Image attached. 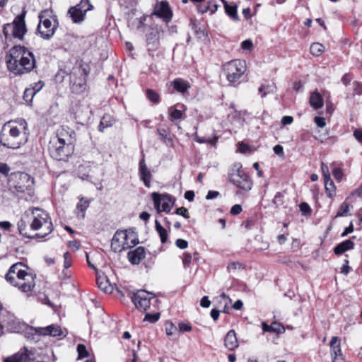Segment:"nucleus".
Segmentation results:
<instances>
[{
  "instance_id": "4d7b16f0",
  "label": "nucleus",
  "mask_w": 362,
  "mask_h": 362,
  "mask_svg": "<svg viewBox=\"0 0 362 362\" xmlns=\"http://www.w3.org/2000/svg\"><path fill=\"white\" fill-rule=\"evenodd\" d=\"M273 203L276 206L281 205L283 204V195L281 192H277L273 199Z\"/></svg>"
},
{
  "instance_id": "4468645a",
  "label": "nucleus",
  "mask_w": 362,
  "mask_h": 362,
  "mask_svg": "<svg viewBox=\"0 0 362 362\" xmlns=\"http://www.w3.org/2000/svg\"><path fill=\"white\" fill-rule=\"evenodd\" d=\"M35 354L32 349L24 346L20 350L4 358V362H35Z\"/></svg>"
},
{
  "instance_id": "bf43d9fd",
  "label": "nucleus",
  "mask_w": 362,
  "mask_h": 362,
  "mask_svg": "<svg viewBox=\"0 0 362 362\" xmlns=\"http://www.w3.org/2000/svg\"><path fill=\"white\" fill-rule=\"evenodd\" d=\"M353 76L350 74H345L341 78V82L345 86H348L351 81Z\"/></svg>"
},
{
  "instance_id": "a878e982",
  "label": "nucleus",
  "mask_w": 362,
  "mask_h": 362,
  "mask_svg": "<svg viewBox=\"0 0 362 362\" xmlns=\"http://www.w3.org/2000/svg\"><path fill=\"white\" fill-rule=\"evenodd\" d=\"M223 4L225 11L230 18L235 21H239V16L237 13V6H231L226 0H221Z\"/></svg>"
},
{
  "instance_id": "3c124183",
  "label": "nucleus",
  "mask_w": 362,
  "mask_h": 362,
  "mask_svg": "<svg viewBox=\"0 0 362 362\" xmlns=\"http://www.w3.org/2000/svg\"><path fill=\"white\" fill-rule=\"evenodd\" d=\"M44 85L45 83L43 81H39L38 82L35 83L32 87H30V88L33 89L36 94L43 88Z\"/></svg>"
},
{
  "instance_id": "393cba45",
  "label": "nucleus",
  "mask_w": 362,
  "mask_h": 362,
  "mask_svg": "<svg viewBox=\"0 0 362 362\" xmlns=\"http://www.w3.org/2000/svg\"><path fill=\"white\" fill-rule=\"evenodd\" d=\"M354 247V243L352 242L350 239L346 240L343 241L342 243L338 244L334 248V254L339 255L343 254L347 250H351Z\"/></svg>"
},
{
  "instance_id": "4be33fe9",
  "label": "nucleus",
  "mask_w": 362,
  "mask_h": 362,
  "mask_svg": "<svg viewBox=\"0 0 362 362\" xmlns=\"http://www.w3.org/2000/svg\"><path fill=\"white\" fill-rule=\"evenodd\" d=\"M224 345L229 350H234L238 346L236 333L233 329L227 333L224 339Z\"/></svg>"
},
{
  "instance_id": "9b49d317",
  "label": "nucleus",
  "mask_w": 362,
  "mask_h": 362,
  "mask_svg": "<svg viewBox=\"0 0 362 362\" xmlns=\"http://www.w3.org/2000/svg\"><path fill=\"white\" fill-rule=\"evenodd\" d=\"M48 13L47 11H43L39 14L40 23L37 26V31L44 39H49L53 36L58 25L56 19H53V21H52L47 18Z\"/></svg>"
},
{
  "instance_id": "a211bd4d",
  "label": "nucleus",
  "mask_w": 362,
  "mask_h": 362,
  "mask_svg": "<svg viewBox=\"0 0 362 362\" xmlns=\"http://www.w3.org/2000/svg\"><path fill=\"white\" fill-rule=\"evenodd\" d=\"M139 175L141 180L143 181L144 185L149 188L151 187V180L152 175L151 171L146 166L144 159H141L139 162Z\"/></svg>"
},
{
  "instance_id": "13d9d810",
  "label": "nucleus",
  "mask_w": 362,
  "mask_h": 362,
  "mask_svg": "<svg viewBox=\"0 0 362 362\" xmlns=\"http://www.w3.org/2000/svg\"><path fill=\"white\" fill-rule=\"evenodd\" d=\"M242 212V206L240 204H235L230 209V214L238 215Z\"/></svg>"
},
{
  "instance_id": "603ef678",
  "label": "nucleus",
  "mask_w": 362,
  "mask_h": 362,
  "mask_svg": "<svg viewBox=\"0 0 362 362\" xmlns=\"http://www.w3.org/2000/svg\"><path fill=\"white\" fill-rule=\"evenodd\" d=\"M278 325L276 323L272 324L271 326H268L264 322L262 323L263 330L265 332H280L279 329L274 327V326Z\"/></svg>"
},
{
  "instance_id": "7c9ffc66",
  "label": "nucleus",
  "mask_w": 362,
  "mask_h": 362,
  "mask_svg": "<svg viewBox=\"0 0 362 362\" xmlns=\"http://www.w3.org/2000/svg\"><path fill=\"white\" fill-rule=\"evenodd\" d=\"M156 229L159 236L160 238V241L163 244L165 243L168 240V232L167 230L161 226L160 222L157 220L155 221Z\"/></svg>"
},
{
  "instance_id": "a19ab883",
  "label": "nucleus",
  "mask_w": 362,
  "mask_h": 362,
  "mask_svg": "<svg viewBox=\"0 0 362 362\" xmlns=\"http://www.w3.org/2000/svg\"><path fill=\"white\" fill-rule=\"evenodd\" d=\"M207 6H209L208 11H210L211 14H214L218 10L219 5L214 1L210 0L207 2Z\"/></svg>"
},
{
  "instance_id": "de8ad7c7",
  "label": "nucleus",
  "mask_w": 362,
  "mask_h": 362,
  "mask_svg": "<svg viewBox=\"0 0 362 362\" xmlns=\"http://www.w3.org/2000/svg\"><path fill=\"white\" fill-rule=\"evenodd\" d=\"M175 214L177 215L182 216L186 218H188L189 217L188 210L183 206L177 208L175 211Z\"/></svg>"
},
{
  "instance_id": "864d4df0",
  "label": "nucleus",
  "mask_w": 362,
  "mask_h": 362,
  "mask_svg": "<svg viewBox=\"0 0 362 362\" xmlns=\"http://www.w3.org/2000/svg\"><path fill=\"white\" fill-rule=\"evenodd\" d=\"M178 327L180 332H189L192 330V326L189 323L180 322Z\"/></svg>"
},
{
  "instance_id": "cd10ccee",
  "label": "nucleus",
  "mask_w": 362,
  "mask_h": 362,
  "mask_svg": "<svg viewBox=\"0 0 362 362\" xmlns=\"http://www.w3.org/2000/svg\"><path fill=\"white\" fill-rule=\"evenodd\" d=\"M183 107L182 105L177 104L174 107H171L169 109L170 112V119L171 121H175L180 119L182 117V108Z\"/></svg>"
},
{
  "instance_id": "f8f14e48",
  "label": "nucleus",
  "mask_w": 362,
  "mask_h": 362,
  "mask_svg": "<svg viewBox=\"0 0 362 362\" xmlns=\"http://www.w3.org/2000/svg\"><path fill=\"white\" fill-rule=\"evenodd\" d=\"M74 151V146H69L63 142L51 139L49 145V152L52 158L57 160H64Z\"/></svg>"
},
{
  "instance_id": "f3484780",
  "label": "nucleus",
  "mask_w": 362,
  "mask_h": 362,
  "mask_svg": "<svg viewBox=\"0 0 362 362\" xmlns=\"http://www.w3.org/2000/svg\"><path fill=\"white\" fill-rule=\"evenodd\" d=\"M153 13L166 23L170 21L173 16V13L168 3L164 1L156 4Z\"/></svg>"
},
{
  "instance_id": "49530a36",
  "label": "nucleus",
  "mask_w": 362,
  "mask_h": 362,
  "mask_svg": "<svg viewBox=\"0 0 362 362\" xmlns=\"http://www.w3.org/2000/svg\"><path fill=\"white\" fill-rule=\"evenodd\" d=\"M333 176L337 181H340L343 177V172L341 168H335L332 171Z\"/></svg>"
},
{
  "instance_id": "2f4dec72",
  "label": "nucleus",
  "mask_w": 362,
  "mask_h": 362,
  "mask_svg": "<svg viewBox=\"0 0 362 362\" xmlns=\"http://www.w3.org/2000/svg\"><path fill=\"white\" fill-rule=\"evenodd\" d=\"M114 123V120L112 119V117L108 115H104L100 122V125L98 127L99 131L103 132L105 129L110 127L112 126Z\"/></svg>"
},
{
  "instance_id": "79ce46f5",
  "label": "nucleus",
  "mask_w": 362,
  "mask_h": 362,
  "mask_svg": "<svg viewBox=\"0 0 362 362\" xmlns=\"http://www.w3.org/2000/svg\"><path fill=\"white\" fill-rule=\"evenodd\" d=\"M192 257L189 253H185L183 256V265L185 269L188 268L192 262Z\"/></svg>"
},
{
  "instance_id": "c756f323",
  "label": "nucleus",
  "mask_w": 362,
  "mask_h": 362,
  "mask_svg": "<svg viewBox=\"0 0 362 362\" xmlns=\"http://www.w3.org/2000/svg\"><path fill=\"white\" fill-rule=\"evenodd\" d=\"M325 188L328 197L332 198L336 194V187L331 178L325 180Z\"/></svg>"
},
{
  "instance_id": "ea45409f",
  "label": "nucleus",
  "mask_w": 362,
  "mask_h": 362,
  "mask_svg": "<svg viewBox=\"0 0 362 362\" xmlns=\"http://www.w3.org/2000/svg\"><path fill=\"white\" fill-rule=\"evenodd\" d=\"M77 6L86 10V11L93 9V6L91 4L90 0H81V2L77 4Z\"/></svg>"
},
{
  "instance_id": "412c9836",
  "label": "nucleus",
  "mask_w": 362,
  "mask_h": 362,
  "mask_svg": "<svg viewBox=\"0 0 362 362\" xmlns=\"http://www.w3.org/2000/svg\"><path fill=\"white\" fill-rule=\"evenodd\" d=\"M90 205V201L85 197H80L78 203L76 204L75 214L79 218L83 219L86 215V211Z\"/></svg>"
},
{
  "instance_id": "423d86ee",
  "label": "nucleus",
  "mask_w": 362,
  "mask_h": 362,
  "mask_svg": "<svg viewBox=\"0 0 362 362\" xmlns=\"http://www.w3.org/2000/svg\"><path fill=\"white\" fill-rule=\"evenodd\" d=\"M246 69L245 61L240 59L231 60L223 65V72L229 85L233 86L240 84V78L244 75Z\"/></svg>"
},
{
  "instance_id": "9d476101",
  "label": "nucleus",
  "mask_w": 362,
  "mask_h": 362,
  "mask_svg": "<svg viewBox=\"0 0 362 362\" xmlns=\"http://www.w3.org/2000/svg\"><path fill=\"white\" fill-rule=\"evenodd\" d=\"M25 13L18 15L12 23H7L3 29L4 35L6 40H11L13 37L22 39L26 32L25 23Z\"/></svg>"
},
{
  "instance_id": "dca6fc26",
  "label": "nucleus",
  "mask_w": 362,
  "mask_h": 362,
  "mask_svg": "<svg viewBox=\"0 0 362 362\" xmlns=\"http://www.w3.org/2000/svg\"><path fill=\"white\" fill-rule=\"evenodd\" d=\"M18 229L19 233L28 238H35V233H33L34 229L31 228V220L29 218V214L26 211L21 220L18 222Z\"/></svg>"
},
{
  "instance_id": "a18cd8bd",
  "label": "nucleus",
  "mask_w": 362,
  "mask_h": 362,
  "mask_svg": "<svg viewBox=\"0 0 362 362\" xmlns=\"http://www.w3.org/2000/svg\"><path fill=\"white\" fill-rule=\"evenodd\" d=\"M64 268L68 269L71 265V254L69 252H65L64 254Z\"/></svg>"
},
{
  "instance_id": "f704fd0d",
  "label": "nucleus",
  "mask_w": 362,
  "mask_h": 362,
  "mask_svg": "<svg viewBox=\"0 0 362 362\" xmlns=\"http://www.w3.org/2000/svg\"><path fill=\"white\" fill-rule=\"evenodd\" d=\"M56 360L54 354L52 350H47L42 356L40 361L37 362H54Z\"/></svg>"
},
{
  "instance_id": "39448f33",
  "label": "nucleus",
  "mask_w": 362,
  "mask_h": 362,
  "mask_svg": "<svg viewBox=\"0 0 362 362\" xmlns=\"http://www.w3.org/2000/svg\"><path fill=\"white\" fill-rule=\"evenodd\" d=\"M22 332L28 340L37 342L40 340L42 336H51L53 337H65L66 331L63 330L57 325H50L47 327H33L28 325H23Z\"/></svg>"
},
{
  "instance_id": "338daca9",
  "label": "nucleus",
  "mask_w": 362,
  "mask_h": 362,
  "mask_svg": "<svg viewBox=\"0 0 362 362\" xmlns=\"http://www.w3.org/2000/svg\"><path fill=\"white\" fill-rule=\"evenodd\" d=\"M354 136L358 142L362 143V129H355Z\"/></svg>"
},
{
  "instance_id": "09e8293b",
  "label": "nucleus",
  "mask_w": 362,
  "mask_h": 362,
  "mask_svg": "<svg viewBox=\"0 0 362 362\" xmlns=\"http://www.w3.org/2000/svg\"><path fill=\"white\" fill-rule=\"evenodd\" d=\"M321 169L325 180L331 178L328 166L326 164L322 163Z\"/></svg>"
},
{
  "instance_id": "58836bf2",
  "label": "nucleus",
  "mask_w": 362,
  "mask_h": 362,
  "mask_svg": "<svg viewBox=\"0 0 362 362\" xmlns=\"http://www.w3.org/2000/svg\"><path fill=\"white\" fill-rule=\"evenodd\" d=\"M160 317V313H155L153 314L146 313L145 315V317L144 319V321H148L150 322H156L159 320Z\"/></svg>"
},
{
  "instance_id": "c85d7f7f",
  "label": "nucleus",
  "mask_w": 362,
  "mask_h": 362,
  "mask_svg": "<svg viewBox=\"0 0 362 362\" xmlns=\"http://www.w3.org/2000/svg\"><path fill=\"white\" fill-rule=\"evenodd\" d=\"M173 88L180 93H185L188 88H189V86L188 83L181 79V78H176L173 82Z\"/></svg>"
},
{
  "instance_id": "6e6d98bb",
  "label": "nucleus",
  "mask_w": 362,
  "mask_h": 362,
  "mask_svg": "<svg viewBox=\"0 0 362 362\" xmlns=\"http://www.w3.org/2000/svg\"><path fill=\"white\" fill-rule=\"evenodd\" d=\"M274 152L279 156L280 158H284L285 155L284 152V148L281 145H276L274 147Z\"/></svg>"
},
{
  "instance_id": "8fccbe9b",
  "label": "nucleus",
  "mask_w": 362,
  "mask_h": 362,
  "mask_svg": "<svg viewBox=\"0 0 362 362\" xmlns=\"http://www.w3.org/2000/svg\"><path fill=\"white\" fill-rule=\"evenodd\" d=\"M176 330L177 327L172 322L168 324L165 327V332L168 336H172Z\"/></svg>"
},
{
  "instance_id": "37998d69",
  "label": "nucleus",
  "mask_w": 362,
  "mask_h": 362,
  "mask_svg": "<svg viewBox=\"0 0 362 362\" xmlns=\"http://www.w3.org/2000/svg\"><path fill=\"white\" fill-rule=\"evenodd\" d=\"M241 48L244 50L250 51L253 48V43L250 40H246L242 42Z\"/></svg>"
},
{
  "instance_id": "0e129e2a",
  "label": "nucleus",
  "mask_w": 362,
  "mask_h": 362,
  "mask_svg": "<svg viewBox=\"0 0 362 362\" xmlns=\"http://www.w3.org/2000/svg\"><path fill=\"white\" fill-rule=\"evenodd\" d=\"M350 267L349 266V260L345 259L344 265L341 267V273L346 275L349 272Z\"/></svg>"
},
{
  "instance_id": "aec40b11",
  "label": "nucleus",
  "mask_w": 362,
  "mask_h": 362,
  "mask_svg": "<svg viewBox=\"0 0 362 362\" xmlns=\"http://www.w3.org/2000/svg\"><path fill=\"white\" fill-rule=\"evenodd\" d=\"M145 249L144 247H138L135 250L129 251L127 257L129 261L133 264H139L145 257Z\"/></svg>"
},
{
  "instance_id": "473e14b6",
  "label": "nucleus",
  "mask_w": 362,
  "mask_h": 362,
  "mask_svg": "<svg viewBox=\"0 0 362 362\" xmlns=\"http://www.w3.org/2000/svg\"><path fill=\"white\" fill-rule=\"evenodd\" d=\"M310 49L313 55L320 56L325 51V47L320 43L315 42L311 45Z\"/></svg>"
},
{
  "instance_id": "e433bc0d",
  "label": "nucleus",
  "mask_w": 362,
  "mask_h": 362,
  "mask_svg": "<svg viewBox=\"0 0 362 362\" xmlns=\"http://www.w3.org/2000/svg\"><path fill=\"white\" fill-rule=\"evenodd\" d=\"M349 210V204L346 202H343L341 204V206L339 207V210L337 212V214H336L335 217L337 218V217H341V216H345L348 213Z\"/></svg>"
},
{
  "instance_id": "2eb2a0df",
  "label": "nucleus",
  "mask_w": 362,
  "mask_h": 362,
  "mask_svg": "<svg viewBox=\"0 0 362 362\" xmlns=\"http://www.w3.org/2000/svg\"><path fill=\"white\" fill-rule=\"evenodd\" d=\"M75 132L69 127L62 126L57 129L56 136L52 139L72 146L74 142Z\"/></svg>"
},
{
  "instance_id": "72a5a7b5",
  "label": "nucleus",
  "mask_w": 362,
  "mask_h": 362,
  "mask_svg": "<svg viewBox=\"0 0 362 362\" xmlns=\"http://www.w3.org/2000/svg\"><path fill=\"white\" fill-rule=\"evenodd\" d=\"M146 97L151 102L155 104L160 102V96L158 93L152 89L146 90Z\"/></svg>"
},
{
  "instance_id": "1a4fd4ad",
  "label": "nucleus",
  "mask_w": 362,
  "mask_h": 362,
  "mask_svg": "<svg viewBox=\"0 0 362 362\" xmlns=\"http://www.w3.org/2000/svg\"><path fill=\"white\" fill-rule=\"evenodd\" d=\"M135 307L141 311H147L151 308H158L159 300L151 293L145 290L136 291L132 298Z\"/></svg>"
},
{
  "instance_id": "774afa93",
  "label": "nucleus",
  "mask_w": 362,
  "mask_h": 362,
  "mask_svg": "<svg viewBox=\"0 0 362 362\" xmlns=\"http://www.w3.org/2000/svg\"><path fill=\"white\" fill-rule=\"evenodd\" d=\"M210 305L211 301L209 300V298L207 296H204L200 301V305L203 308H209Z\"/></svg>"
},
{
  "instance_id": "c9c22d12",
  "label": "nucleus",
  "mask_w": 362,
  "mask_h": 362,
  "mask_svg": "<svg viewBox=\"0 0 362 362\" xmlns=\"http://www.w3.org/2000/svg\"><path fill=\"white\" fill-rule=\"evenodd\" d=\"M35 95V93L33 89L27 88L24 91L23 99L28 105H30Z\"/></svg>"
},
{
  "instance_id": "f257e3e1",
  "label": "nucleus",
  "mask_w": 362,
  "mask_h": 362,
  "mask_svg": "<svg viewBox=\"0 0 362 362\" xmlns=\"http://www.w3.org/2000/svg\"><path fill=\"white\" fill-rule=\"evenodd\" d=\"M8 69L15 75L30 73L36 66L35 56L23 46H14L6 59Z\"/></svg>"
},
{
  "instance_id": "7ed1b4c3",
  "label": "nucleus",
  "mask_w": 362,
  "mask_h": 362,
  "mask_svg": "<svg viewBox=\"0 0 362 362\" xmlns=\"http://www.w3.org/2000/svg\"><path fill=\"white\" fill-rule=\"evenodd\" d=\"M29 218L31 220V228L37 238H45L53 230V225L49 214L39 208H33L28 210Z\"/></svg>"
},
{
  "instance_id": "bb28decb",
  "label": "nucleus",
  "mask_w": 362,
  "mask_h": 362,
  "mask_svg": "<svg viewBox=\"0 0 362 362\" xmlns=\"http://www.w3.org/2000/svg\"><path fill=\"white\" fill-rule=\"evenodd\" d=\"M310 106L317 110L323 106V99L318 92H313L310 97Z\"/></svg>"
},
{
  "instance_id": "69168bd1",
  "label": "nucleus",
  "mask_w": 362,
  "mask_h": 362,
  "mask_svg": "<svg viewBox=\"0 0 362 362\" xmlns=\"http://www.w3.org/2000/svg\"><path fill=\"white\" fill-rule=\"evenodd\" d=\"M10 170L9 166L6 163L0 164V173L4 175H7Z\"/></svg>"
},
{
  "instance_id": "052dcab7",
  "label": "nucleus",
  "mask_w": 362,
  "mask_h": 362,
  "mask_svg": "<svg viewBox=\"0 0 362 362\" xmlns=\"http://www.w3.org/2000/svg\"><path fill=\"white\" fill-rule=\"evenodd\" d=\"M332 356H342V352L339 344L332 348Z\"/></svg>"
},
{
  "instance_id": "4c0bfd02",
  "label": "nucleus",
  "mask_w": 362,
  "mask_h": 362,
  "mask_svg": "<svg viewBox=\"0 0 362 362\" xmlns=\"http://www.w3.org/2000/svg\"><path fill=\"white\" fill-rule=\"evenodd\" d=\"M77 352L78 354V358L81 359L83 358H86L88 356L89 354L86 349V347L83 344H78L77 346Z\"/></svg>"
},
{
  "instance_id": "e2e57ef3",
  "label": "nucleus",
  "mask_w": 362,
  "mask_h": 362,
  "mask_svg": "<svg viewBox=\"0 0 362 362\" xmlns=\"http://www.w3.org/2000/svg\"><path fill=\"white\" fill-rule=\"evenodd\" d=\"M315 122L317 127L321 128L324 127L326 124L325 118L320 117H315Z\"/></svg>"
},
{
  "instance_id": "6e6552de",
  "label": "nucleus",
  "mask_w": 362,
  "mask_h": 362,
  "mask_svg": "<svg viewBox=\"0 0 362 362\" xmlns=\"http://www.w3.org/2000/svg\"><path fill=\"white\" fill-rule=\"evenodd\" d=\"M228 178L235 187L244 191H249L252 189V182L247 174L242 169L240 163H235L230 168L228 173Z\"/></svg>"
},
{
  "instance_id": "c03bdc74",
  "label": "nucleus",
  "mask_w": 362,
  "mask_h": 362,
  "mask_svg": "<svg viewBox=\"0 0 362 362\" xmlns=\"http://www.w3.org/2000/svg\"><path fill=\"white\" fill-rule=\"evenodd\" d=\"M354 93V94L361 95L362 94V83L358 81H354L353 83Z\"/></svg>"
},
{
  "instance_id": "ddd939ff",
  "label": "nucleus",
  "mask_w": 362,
  "mask_h": 362,
  "mask_svg": "<svg viewBox=\"0 0 362 362\" xmlns=\"http://www.w3.org/2000/svg\"><path fill=\"white\" fill-rule=\"evenodd\" d=\"M154 206L158 212H170L173 205L172 197L169 194H160L157 192H153L151 194Z\"/></svg>"
},
{
  "instance_id": "6ab92c4d",
  "label": "nucleus",
  "mask_w": 362,
  "mask_h": 362,
  "mask_svg": "<svg viewBox=\"0 0 362 362\" xmlns=\"http://www.w3.org/2000/svg\"><path fill=\"white\" fill-rule=\"evenodd\" d=\"M87 11L76 5L71 7L68 11V14L74 23H81L84 21Z\"/></svg>"
},
{
  "instance_id": "680f3d73",
  "label": "nucleus",
  "mask_w": 362,
  "mask_h": 362,
  "mask_svg": "<svg viewBox=\"0 0 362 362\" xmlns=\"http://www.w3.org/2000/svg\"><path fill=\"white\" fill-rule=\"evenodd\" d=\"M300 210L303 214H307L310 212V207L307 203L303 202L300 204Z\"/></svg>"
},
{
  "instance_id": "5fc2aeb1",
  "label": "nucleus",
  "mask_w": 362,
  "mask_h": 362,
  "mask_svg": "<svg viewBox=\"0 0 362 362\" xmlns=\"http://www.w3.org/2000/svg\"><path fill=\"white\" fill-rule=\"evenodd\" d=\"M175 245L180 249H185L188 246V243L184 239L179 238L175 241Z\"/></svg>"
},
{
  "instance_id": "f03ea898",
  "label": "nucleus",
  "mask_w": 362,
  "mask_h": 362,
  "mask_svg": "<svg viewBox=\"0 0 362 362\" xmlns=\"http://www.w3.org/2000/svg\"><path fill=\"white\" fill-rule=\"evenodd\" d=\"M36 275L23 262L12 264L5 276L8 283L24 293L31 292L35 286Z\"/></svg>"
},
{
  "instance_id": "0eeeda50",
  "label": "nucleus",
  "mask_w": 362,
  "mask_h": 362,
  "mask_svg": "<svg viewBox=\"0 0 362 362\" xmlns=\"http://www.w3.org/2000/svg\"><path fill=\"white\" fill-rule=\"evenodd\" d=\"M137 243L135 233L127 230L117 231L111 243V248L115 252H121L135 246Z\"/></svg>"
},
{
  "instance_id": "20e7f679",
  "label": "nucleus",
  "mask_w": 362,
  "mask_h": 362,
  "mask_svg": "<svg viewBox=\"0 0 362 362\" xmlns=\"http://www.w3.org/2000/svg\"><path fill=\"white\" fill-rule=\"evenodd\" d=\"M21 129L13 122L6 123L0 134V144L9 148L17 149L25 143Z\"/></svg>"
},
{
  "instance_id": "b1692460",
  "label": "nucleus",
  "mask_w": 362,
  "mask_h": 362,
  "mask_svg": "<svg viewBox=\"0 0 362 362\" xmlns=\"http://www.w3.org/2000/svg\"><path fill=\"white\" fill-rule=\"evenodd\" d=\"M97 284L98 288L105 293H110L113 291V287L105 276H99L97 278Z\"/></svg>"
},
{
  "instance_id": "5701e85b",
  "label": "nucleus",
  "mask_w": 362,
  "mask_h": 362,
  "mask_svg": "<svg viewBox=\"0 0 362 362\" xmlns=\"http://www.w3.org/2000/svg\"><path fill=\"white\" fill-rule=\"evenodd\" d=\"M147 46L148 50H156L160 45L159 33L157 31L151 32L147 36Z\"/></svg>"
}]
</instances>
